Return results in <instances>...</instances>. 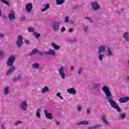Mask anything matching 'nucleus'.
<instances>
[{
  "mask_svg": "<svg viewBox=\"0 0 129 129\" xmlns=\"http://www.w3.org/2000/svg\"><path fill=\"white\" fill-rule=\"evenodd\" d=\"M102 90L105 94L106 96V99H107L109 103L110 104V106L116 110L118 112H120L121 111V109L118 106V104L116 103L115 101L113 100V97L111 94V92L109 90V87L107 86H104L102 88Z\"/></svg>",
  "mask_w": 129,
  "mask_h": 129,
  "instance_id": "nucleus-1",
  "label": "nucleus"
},
{
  "mask_svg": "<svg viewBox=\"0 0 129 129\" xmlns=\"http://www.w3.org/2000/svg\"><path fill=\"white\" fill-rule=\"evenodd\" d=\"M106 50V46L104 45H100L98 48V54H99V60L102 61L103 57H104V52Z\"/></svg>",
  "mask_w": 129,
  "mask_h": 129,
  "instance_id": "nucleus-2",
  "label": "nucleus"
},
{
  "mask_svg": "<svg viewBox=\"0 0 129 129\" xmlns=\"http://www.w3.org/2000/svg\"><path fill=\"white\" fill-rule=\"evenodd\" d=\"M57 71L58 73V75H59L60 78L61 79H65L66 75L65 74V72L64 71V67L61 66L60 68H58Z\"/></svg>",
  "mask_w": 129,
  "mask_h": 129,
  "instance_id": "nucleus-3",
  "label": "nucleus"
},
{
  "mask_svg": "<svg viewBox=\"0 0 129 129\" xmlns=\"http://www.w3.org/2000/svg\"><path fill=\"white\" fill-rule=\"evenodd\" d=\"M16 60V57L14 55H11L8 58L7 64L10 67H12L14 64V62Z\"/></svg>",
  "mask_w": 129,
  "mask_h": 129,
  "instance_id": "nucleus-4",
  "label": "nucleus"
},
{
  "mask_svg": "<svg viewBox=\"0 0 129 129\" xmlns=\"http://www.w3.org/2000/svg\"><path fill=\"white\" fill-rule=\"evenodd\" d=\"M91 7L93 11H98L100 10V5L97 2H93L91 3Z\"/></svg>",
  "mask_w": 129,
  "mask_h": 129,
  "instance_id": "nucleus-5",
  "label": "nucleus"
},
{
  "mask_svg": "<svg viewBox=\"0 0 129 129\" xmlns=\"http://www.w3.org/2000/svg\"><path fill=\"white\" fill-rule=\"evenodd\" d=\"M20 107L23 111H26V110H27V108H28L27 101H23L21 102L20 104Z\"/></svg>",
  "mask_w": 129,
  "mask_h": 129,
  "instance_id": "nucleus-6",
  "label": "nucleus"
},
{
  "mask_svg": "<svg viewBox=\"0 0 129 129\" xmlns=\"http://www.w3.org/2000/svg\"><path fill=\"white\" fill-rule=\"evenodd\" d=\"M23 36L19 35L17 38V46L18 48H21V46L23 44Z\"/></svg>",
  "mask_w": 129,
  "mask_h": 129,
  "instance_id": "nucleus-7",
  "label": "nucleus"
},
{
  "mask_svg": "<svg viewBox=\"0 0 129 129\" xmlns=\"http://www.w3.org/2000/svg\"><path fill=\"white\" fill-rule=\"evenodd\" d=\"M25 10L27 13H31L33 10V4L32 3H28L25 6Z\"/></svg>",
  "mask_w": 129,
  "mask_h": 129,
  "instance_id": "nucleus-8",
  "label": "nucleus"
},
{
  "mask_svg": "<svg viewBox=\"0 0 129 129\" xmlns=\"http://www.w3.org/2000/svg\"><path fill=\"white\" fill-rule=\"evenodd\" d=\"M60 26V22H55L52 25V28L53 31H58Z\"/></svg>",
  "mask_w": 129,
  "mask_h": 129,
  "instance_id": "nucleus-9",
  "label": "nucleus"
},
{
  "mask_svg": "<svg viewBox=\"0 0 129 129\" xmlns=\"http://www.w3.org/2000/svg\"><path fill=\"white\" fill-rule=\"evenodd\" d=\"M44 112L46 118H48V119H53V115H52V113H49L47 109H44Z\"/></svg>",
  "mask_w": 129,
  "mask_h": 129,
  "instance_id": "nucleus-10",
  "label": "nucleus"
},
{
  "mask_svg": "<svg viewBox=\"0 0 129 129\" xmlns=\"http://www.w3.org/2000/svg\"><path fill=\"white\" fill-rule=\"evenodd\" d=\"M8 18L10 21H11V22L14 21V20H16V17L15 16V12H14V11H11V13H10L8 15Z\"/></svg>",
  "mask_w": 129,
  "mask_h": 129,
  "instance_id": "nucleus-11",
  "label": "nucleus"
},
{
  "mask_svg": "<svg viewBox=\"0 0 129 129\" xmlns=\"http://www.w3.org/2000/svg\"><path fill=\"white\" fill-rule=\"evenodd\" d=\"M46 55H50V56H55L56 55V51L54 49H49L47 52H44Z\"/></svg>",
  "mask_w": 129,
  "mask_h": 129,
  "instance_id": "nucleus-12",
  "label": "nucleus"
},
{
  "mask_svg": "<svg viewBox=\"0 0 129 129\" xmlns=\"http://www.w3.org/2000/svg\"><path fill=\"white\" fill-rule=\"evenodd\" d=\"M107 52L108 57H111V56H113V49H112V47H107Z\"/></svg>",
  "mask_w": 129,
  "mask_h": 129,
  "instance_id": "nucleus-13",
  "label": "nucleus"
},
{
  "mask_svg": "<svg viewBox=\"0 0 129 129\" xmlns=\"http://www.w3.org/2000/svg\"><path fill=\"white\" fill-rule=\"evenodd\" d=\"M67 92L69 94H73V95H75V94H76V90L74 88H71L67 89Z\"/></svg>",
  "mask_w": 129,
  "mask_h": 129,
  "instance_id": "nucleus-14",
  "label": "nucleus"
},
{
  "mask_svg": "<svg viewBox=\"0 0 129 129\" xmlns=\"http://www.w3.org/2000/svg\"><path fill=\"white\" fill-rule=\"evenodd\" d=\"M128 97L120 98L119 99V102H120V103H125V102H126V101H128Z\"/></svg>",
  "mask_w": 129,
  "mask_h": 129,
  "instance_id": "nucleus-15",
  "label": "nucleus"
},
{
  "mask_svg": "<svg viewBox=\"0 0 129 129\" xmlns=\"http://www.w3.org/2000/svg\"><path fill=\"white\" fill-rule=\"evenodd\" d=\"M16 70V67H12L10 68V69L6 72V75L7 76L10 75V74H12V72H14Z\"/></svg>",
  "mask_w": 129,
  "mask_h": 129,
  "instance_id": "nucleus-16",
  "label": "nucleus"
},
{
  "mask_svg": "<svg viewBox=\"0 0 129 129\" xmlns=\"http://www.w3.org/2000/svg\"><path fill=\"white\" fill-rule=\"evenodd\" d=\"M77 124L78 125H88V124H89V121L87 120H83L78 122Z\"/></svg>",
  "mask_w": 129,
  "mask_h": 129,
  "instance_id": "nucleus-17",
  "label": "nucleus"
},
{
  "mask_svg": "<svg viewBox=\"0 0 129 129\" xmlns=\"http://www.w3.org/2000/svg\"><path fill=\"white\" fill-rule=\"evenodd\" d=\"M101 119L102 120V122L106 125H108L109 124V122L107 121V120H106V116L103 115L101 116Z\"/></svg>",
  "mask_w": 129,
  "mask_h": 129,
  "instance_id": "nucleus-18",
  "label": "nucleus"
},
{
  "mask_svg": "<svg viewBox=\"0 0 129 129\" xmlns=\"http://www.w3.org/2000/svg\"><path fill=\"white\" fill-rule=\"evenodd\" d=\"M47 92H50L49 87L45 86L41 89V93L42 94H45Z\"/></svg>",
  "mask_w": 129,
  "mask_h": 129,
  "instance_id": "nucleus-19",
  "label": "nucleus"
},
{
  "mask_svg": "<svg viewBox=\"0 0 129 129\" xmlns=\"http://www.w3.org/2000/svg\"><path fill=\"white\" fill-rule=\"evenodd\" d=\"M122 37L125 41H129L128 32H125L123 33Z\"/></svg>",
  "mask_w": 129,
  "mask_h": 129,
  "instance_id": "nucleus-20",
  "label": "nucleus"
},
{
  "mask_svg": "<svg viewBox=\"0 0 129 129\" xmlns=\"http://www.w3.org/2000/svg\"><path fill=\"white\" fill-rule=\"evenodd\" d=\"M101 126V125H100L99 124H97L92 126H90V127H88V129H98Z\"/></svg>",
  "mask_w": 129,
  "mask_h": 129,
  "instance_id": "nucleus-21",
  "label": "nucleus"
},
{
  "mask_svg": "<svg viewBox=\"0 0 129 129\" xmlns=\"http://www.w3.org/2000/svg\"><path fill=\"white\" fill-rule=\"evenodd\" d=\"M51 46L53 49H54V50H59L60 49V46L54 42L51 43Z\"/></svg>",
  "mask_w": 129,
  "mask_h": 129,
  "instance_id": "nucleus-22",
  "label": "nucleus"
},
{
  "mask_svg": "<svg viewBox=\"0 0 129 129\" xmlns=\"http://www.w3.org/2000/svg\"><path fill=\"white\" fill-rule=\"evenodd\" d=\"M4 94H5V95H8V94H9V93H10V87H6L4 89Z\"/></svg>",
  "mask_w": 129,
  "mask_h": 129,
  "instance_id": "nucleus-23",
  "label": "nucleus"
},
{
  "mask_svg": "<svg viewBox=\"0 0 129 129\" xmlns=\"http://www.w3.org/2000/svg\"><path fill=\"white\" fill-rule=\"evenodd\" d=\"M39 67H40V64L38 63H34L32 64V68L33 69H38Z\"/></svg>",
  "mask_w": 129,
  "mask_h": 129,
  "instance_id": "nucleus-24",
  "label": "nucleus"
},
{
  "mask_svg": "<svg viewBox=\"0 0 129 129\" xmlns=\"http://www.w3.org/2000/svg\"><path fill=\"white\" fill-rule=\"evenodd\" d=\"M50 8V5H49V4H46L44 8L42 9L41 12L42 13H43V12H46V11H47V10H48V9H49Z\"/></svg>",
  "mask_w": 129,
  "mask_h": 129,
  "instance_id": "nucleus-25",
  "label": "nucleus"
},
{
  "mask_svg": "<svg viewBox=\"0 0 129 129\" xmlns=\"http://www.w3.org/2000/svg\"><path fill=\"white\" fill-rule=\"evenodd\" d=\"M41 109H38L36 111V116L38 118H40V117H41Z\"/></svg>",
  "mask_w": 129,
  "mask_h": 129,
  "instance_id": "nucleus-26",
  "label": "nucleus"
},
{
  "mask_svg": "<svg viewBox=\"0 0 129 129\" xmlns=\"http://www.w3.org/2000/svg\"><path fill=\"white\" fill-rule=\"evenodd\" d=\"M65 0H56V3L57 6H60V5H62L64 3Z\"/></svg>",
  "mask_w": 129,
  "mask_h": 129,
  "instance_id": "nucleus-27",
  "label": "nucleus"
},
{
  "mask_svg": "<svg viewBox=\"0 0 129 129\" xmlns=\"http://www.w3.org/2000/svg\"><path fill=\"white\" fill-rule=\"evenodd\" d=\"M38 52H39V50H38L37 49H35L32 51L31 55H35V54H37V53H38Z\"/></svg>",
  "mask_w": 129,
  "mask_h": 129,
  "instance_id": "nucleus-28",
  "label": "nucleus"
},
{
  "mask_svg": "<svg viewBox=\"0 0 129 129\" xmlns=\"http://www.w3.org/2000/svg\"><path fill=\"white\" fill-rule=\"evenodd\" d=\"M0 1H1L2 3H3V4H5V5H6V6H8V7L10 6V4L7 1H6V0H0Z\"/></svg>",
  "mask_w": 129,
  "mask_h": 129,
  "instance_id": "nucleus-29",
  "label": "nucleus"
},
{
  "mask_svg": "<svg viewBox=\"0 0 129 129\" xmlns=\"http://www.w3.org/2000/svg\"><path fill=\"white\" fill-rule=\"evenodd\" d=\"M126 116V115L124 113L120 114V118H121V119H124Z\"/></svg>",
  "mask_w": 129,
  "mask_h": 129,
  "instance_id": "nucleus-30",
  "label": "nucleus"
},
{
  "mask_svg": "<svg viewBox=\"0 0 129 129\" xmlns=\"http://www.w3.org/2000/svg\"><path fill=\"white\" fill-rule=\"evenodd\" d=\"M77 109L79 112H81L82 110V106L81 105L78 106Z\"/></svg>",
  "mask_w": 129,
  "mask_h": 129,
  "instance_id": "nucleus-31",
  "label": "nucleus"
},
{
  "mask_svg": "<svg viewBox=\"0 0 129 129\" xmlns=\"http://www.w3.org/2000/svg\"><path fill=\"white\" fill-rule=\"evenodd\" d=\"M92 86L93 88H97L99 87V84L97 83H94L93 84Z\"/></svg>",
  "mask_w": 129,
  "mask_h": 129,
  "instance_id": "nucleus-32",
  "label": "nucleus"
},
{
  "mask_svg": "<svg viewBox=\"0 0 129 129\" xmlns=\"http://www.w3.org/2000/svg\"><path fill=\"white\" fill-rule=\"evenodd\" d=\"M123 11H124V9H121L119 11H116V12L117 13V14H118V15H120V14H122V13H123Z\"/></svg>",
  "mask_w": 129,
  "mask_h": 129,
  "instance_id": "nucleus-33",
  "label": "nucleus"
},
{
  "mask_svg": "<svg viewBox=\"0 0 129 129\" xmlns=\"http://www.w3.org/2000/svg\"><path fill=\"white\" fill-rule=\"evenodd\" d=\"M83 30L85 33H87L88 32V26H85L83 27Z\"/></svg>",
  "mask_w": 129,
  "mask_h": 129,
  "instance_id": "nucleus-34",
  "label": "nucleus"
},
{
  "mask_svg": "<svg viewBox=\"0 0 129 129\" xmlns=\"http://www.w3.org/2000/svg\"><path fill=\"white\" fill-rule=\"evenodd\" d=\"M4 56H5V52L0 50V58H4Z\"/></svg>",
  "mask_w": 129,
  "mask_h": 129,
  "instance_id": "nucleus-35",
  "label": "nucleus"
},
{
  "mask_svg": "<svg viewBox=\"0 0 129 129\" xmlns=\"http://www.w3.org/2000/svg\"><path fill=\"white\" fill-rule=\"evenodd\" d=\"M56 96H57L58 97H59L60 99L61 100H62L63 99V97L62 96H61V93H57L56 94Z\"/></svg>",
  "mask_w": 129,
  "mask_h": 129,
  "instance_id": "nucleus-36",
  "label": "nucleus"
},
{
  "mask_svg": "<svg viewBox=\"0 0 129 129\" xmlns=\"http://www.w3.org/2000/svg\"><path fill=\"white\" fill-rule=\"evenodd\" d=\"M28 32H30V33L32 32H34L35 30L34 29V28L33 27H28Z\"/></svg>",
  "mask_w": 129,
  "mask_h": 129,
  "instance_id": "nucleus-37",
  "label": "nucleus"
},
{
  "mask_svg": "<svg viewBox=\"0 0 129 129\" xmlns=\"http://www.w3.org/2000/svg\"><path fill=\"white\" fill-rule=\"evenodd\" d=\"M33 35L36 37V38H39V37H40V33L38 32H34Z\"/></svg>",
  "mask_w": 129,
  "mask_h": 129,
  "instance_id": "nucleus-38",
  "label": "nucleus"
},
{
  "mask_svg": "<svg viewBox=\"0 0 129 129\" xmlns=\"http://www.w3.org/2000/svg\"><path fill=\"white\" fill-rule=\"evenodd\" d=\"M64 23H69V17L67 16L64 19Z\"/></svg>",
  "mask_w": 129,
  "mask_h": 129,
  "instance_id": "nucleus-39",
  "label": "nucleus"
},
{
  "mask_svg": "<svg viewBox=\"0 0 129 129\" xmlns=\"http://www.w3.org/2000/svg\"><path fill=\"white\" fill-rule=\"evenodd\" d=\"M83 70V69L82 68H80L79 69V71L78 72V74H80V75L81 74V73H82Z\"/></svg>",
  "mask_w": 129,
  "mask_h": 129,
  "instance_id": "nucleus-40",
  "label": "nucleus"
},
{
  "mask_svg": "<svg viewBox=\"0 0 129 129\" xmlns=\"http://www.w3.org/2000/svg\"><path fill=\"white\" fill-rule=\"evenodd\" d=\"M86 20H88V21L89 22H90V23H92V22H93L92 18H91L90 17H86Z\"/></svg>",
  "mask_w": 129,
  "mask_h": 129,
  "instance_id": "nucleus-41",
  "label": "nucleus"
},
{
  "mask_svg": "<svg viewBox=\"0 0 129 129\" xmlns=\"http://www.w3.org/2000/svg\"><path fill=\"white\" fill-rule=\"evenodd\" d=\"M20 123H22V121H17L14 123V124L15 125H18Z\"/></svg>",
  "mask_w": 129,
  "mask_h": 129,
  "instance_id": "nucleus-42",
  "label": "nucleus"
},
{
  "mask_svg": "<svg viewBox=\"0 0 129 129\" xmlns=\"http://www.w3.org/2000/svg\"><path fill=\"white\" fill-rule=\"evenodd\" d=\"M5 38V35L4 34H0V39H4Z\"/></svg>",
  "mask_w": 129,
  "mask_h": 129,
  "instance_id": "nucleus-43",
  "label": "nucleus"
},
{
  "mask_svg": "<svg viewBox=\"0 0 129 129\" xmlns=\"http://www.w3.org/2000/svg\"><path fill=\"white\" fill-rule=\"evenodd\" d=\"M90 111H91V108H88L87 109V112L88 114H89V113H90Z\"/></svg>",
  "mask_w": 129,
  "mask_h": 129,
  "instance_id": "nucleus-44",
  "label": "nucleus"
},
{
  "mask_svg": "<svg viewBox=\"0 0 129 129\" xmlns=\"http://www.w3.org/2000/svg\"><path fill=\"white\" fill-rule=\"evenodd\" d=\"M70 23L72 24V25H74L75 24V21L74 20H70Z\"/></svg>",
  "mask_w": 129,
  "mask_h": 129,
  "instance_id": "nucleus-45",
  "label": "nucleus"
},
{
  "mask_svg": "<svg viewBox=\"0 0 129 129\" xmlns=\"http://www.w3.org/2000/svg\"><path fill=\"white\" fill-rule=\"evenodd\" d=\"M25 44H27V45L30 44V41L27 39L25 40Z\"/></svg>",
  "mask_w": 129,
  "mask_h": 129,
  "instance_id": "nucleus-46",
  "label": "nucleus"
},
{
  "mask_svg": "<svg viewBox=\"0 0 129 129\" xmlns=\"http://www.w3.org/2000/svg\"><path fill=\"white\" fill-rule=\"evenodd\" d=\"M66 29H65V27H63L61 29V33H63L64 31H65Z\"/></svg>",
  "mask_w": 129,
  "mask_h": 129,
  "instance_id": "nucleus-47",
  "label": "nucleus"
},
{
  "mask_svg": "<svg viewBox=\"0 0 129 129\" xmlns=\"http://www.w3.org/2000/svg\"><path fill=\"white\" fill-rule=\"evenodd\" d=\"M25 20H26V17H25V16H22L21 17V21H25Z\"/></svg>",
  "mask_w": 129,
  "mask_h": 129,
  "instance_id": "nucleus-48",
  "label": "nucleus"
},
{
  "mask_svg": "<svg viewBox=\"0 0 129 129\" xmlns=\"http://www.w3.org/2000/svg\"><path fill=\"white\" fill-rule=\"evenodd\" d=\"M69 33H72L73 32V29L70 28L69 30Z\"/></svg>",
  "mask_w": 129,
  "mask_h": 129,
  "instance_id": "nucleus-49",
  "label": "nucleus"
},
{
  "mask_svg": "<svg viewBox=\"0 0 129 129\" xmlns=\"http://www.w3.org/2000/svg\"><path fill=\"white\" fill-rule=\"evenodd\" d=\"M20 79V77H16L14 79V81H16V80H19Z\"/></svg>",
  "mask_w": 129,
  "mask_h": 129,
  "instance_id": "nucleus-50",
  "label": "nucleus"
},
{
  "mask_svg": "<svg viewBox=\"0 0 129 129\" xmlns=\"http://www.w3.org/2000/svg\"><path fill=\"white\" fill-rule=\"evenodd\" d=\"M55 124L56 125H59V124H60V122L58 121H55Z\"/></svg>",
  "mask_w": 129,
  "mask_h": 129,
  "instance_id": "nucleus-51",
  "label": "nucleus"
},
{
  "mask_svg": "<svg viewBox=\"0 0 129 129\" xmlns=\"http://www.w3.org/2000/svg\"><path fill=\"white\" fill-rule=\"evenodd\" d=\"M1 129H5V124H2Z\"/></svg>",
  "mask_w": 129,
  "mask_h": 129,
  "instance_id": "nucleus-52",
  "label": "nucleus"
},
{
  "mask_svg": "<svg viewBox=\"0 0 129 129\" xmlns=\"http://www.w3.org/2000/svg\"><path fill=\"white\" fill-rule=\"evenodd\" d=\"M70 69L71 70H72V71H73V70H74V67L73 66L71 67Z\"/></svg>",
  "mask_w": 129,
  "mask_h": 129,
  "instance_id": "nucleus-53",
  "label": "nucleus"
},
{
  "mask_svg": "<svg viewBox=\"0 0 129 129\" xmlns=\"http://www.w3.org/2000/svg\"><path fill=\"white\" fill-rule=\"evenodd\" d=\"M37 53H38V54H39V55H43V53L41 51H39V50Z\"/></svg>",
  "mask_w": 129,
  "mask_h": 129,
  "instance_id": "nucleus-54",
  "label": "nucleus"
},
{
  "mask_svg": "<svg viewBox=\"0 0 129 129\" xmlns=\"http://www.w3.org/2000/svg\"><path fill=\"white\" fill-rule=\"evenodd\" d=\"M1 17H2V11H1V9H0V18Z\"/></svg>",
  "mask_w": 129,
  "mask_h": 129,
  "instance_id": "nucleus-55",
  "label": "nucleus"
},
{
  "mask_svg": "<svg viewBox=\"0 0 129 129\" xmlns=\"http://www.w3.org/2000/svg\"><path fill=\"white\" fill-rule=\"evenodd\" d=\"M77 41V39H75L73 40V42H76Z\"/></svg>",
  "mask_w": 129,
  "mask_h": 129,
  "instance_id": "nucleus-56",
  "label": "nucleus"
},
{
  "mask_svg": "<svg viewBox=\"0 0 129 129\" xmlns=\"http://www.w3.org/2000/svg\"><path fill=\"white\" fill-rule=\"evenodd\" d=\"M3 18H6V16H3Z\"/></svg>",
  "mask_w": 129,
  "mask_h": 129,
  "instance_id": "nucleus-57",
  "label": "nucleus"
},
{
  "mask_svg": "<svg viewBox=\"0 0 129 129\" xmlns=\"http://www.w3.org/2000/svg\"><path fill=\"white\" fill-rule=\"evenodd\" d=\"M127 79H128V80L129 79V77H127Z\"/></svg>",
  "mask_w": 129,
  "mask_h": 129,
  "instance_id": "nucleus-58",
  "label": "nucleus"
},
{
  "mask_svg": "<svg viewBox=\"0 0 129 129\" xmlns=\"http://www.w3.org/2000/svg\"><path fill=\"white\" fill-rule=\"evenodd\" d=\"M127 63L128 64H129V60L127 61Z\"/></svg>",
  "mask_w": 129,
  "mask_h": 129,
  "instance_id": "nucleus-59",
  "label": "nucleus"
}]
</instances>
